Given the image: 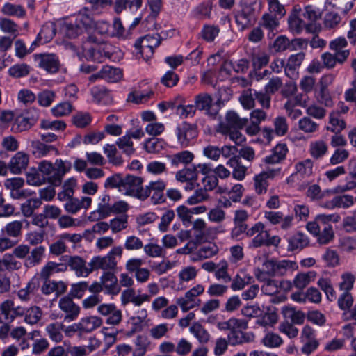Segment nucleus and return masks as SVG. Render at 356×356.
Masks as SVG:
<instances>
[{
	"label": "nucleus",
	"mask_w": 356,
	"mask_h": 356,
	"mask_svg": "<svg viewBox=\"0 0 356 356\" xmlns=\"http://www.w3.org/2000/svg\"><path fill=\"white\" fill-rule=\"evenodd\" d=\"M87 42L92 46L84 50L87 60L103 63L106 59L115 60L119 53L118 47L111 43L100 41L97 36L90 35L87 38Z\"/></svg>",
	"instance_id": "nucleus-1"
},
{
	"label": "nucleus",
	"mask_w": 356,
	"mask_h": 356,
	"mask_svg": "<svg viewBox=\"0 0 356 356\" xmlns=\"http://www.w3.org/2000/svg\"><path fill=\"white\" fill-rule=\"evenodd\" d=\"M267 1L270 13L263 15L259 26L269 31L268 36L270 38L275 35L273 31L279 26V19L277 17L281 18L284 16L286 10L284 6L279 0Z\"/></svg>",
	"instance_id": "nucleus-2"
},
{
	"label": "nucleus",
	"mask_w": 356,
	"mask_h": 356,
	"mask_svg": "<svg viewBox=\"0 0 356 356\" xmlns=\"http://www.w3.org/2000/svg\"><path fill=\"white\" fill-rule=\"evenodd\" d=\"M143 179L140 177L127 175L124 177L120 192L124 195L133 196L140 200L148 197V188L143 187Z\"/></svg>",
	"instance_id": "nucleus-3"
},
{
	"label": "nucleus",
	"mask_w": 356,
	"mask_h": 356,
	"mask_svg": "<svg viewBox=\"0 0 356 356\" xmlns=\"http://www.w3.org/2000/svg\"><path fill=\"white\" fill-rule=\"evenodd\" d=\"M302 16L305 19H307V23L304 19L296 18L295 17H290L289 19L290 26L296 29L304 26H306L309 31H316L317 26L314 24V22L321 18V13L319 10L312 6H307L304 8Z\"/></svg>",
	"instance_id": "nucleus-4"
},
{
	"label": "nucleus",
	"mask_w": 356,
	"mask_h": 356,
	"mask_svg": "<svg viewBox=\"0 0 356 356\" xmlns=\"http://www.w3.org/2000/svg\"><path fill=\"white\" fill-rule=\"evenodd\" d=\"M161 37L159 34H147L143 38H138L134 47L137 49V54H140L144 59H147L154 53V48L161 44Z\"/></svg>",
	"instance_id": "nucleus-5"
},
{
	"label": "nucleus",
	"mask_w": 356,
	"mask_h": 356,
	"mask_svg": "<svg viewBox=\"0 0 356 356\" xmlns=\"http://www.w3.org/2000/svg\"><path fill=\"white\" fill-rule=\"evenodd\" d=\"M263 266L267 275L270 276H282L286 273L288 270L298 268V265L295 261L285 259L281 261L267 260L264 263Z\"/></svg>",
	"instance_id": "nucleus-6"
},
{
	"label": "nucleus",
	"mask_w": 356,
	"mask_h": 356,
	"mask_svg": "<svg viewBox=\"0 0 356 356\" xmlns=\"http://www.w3.org/2000/svg\"><path fill=\"white\" fill-rule=\"evenodd\" d=\"M25 307L15 304L10 299L3 301L0 304V316H3V321L6 323H12L17 317L24 315Z\"/></svg>",
	"instance_id": "nucleus-7"
},
{
	"label": "nucleus",
	"mask_w": 356,
	"mask_h": 356,
	"mask_svg": "<svg viewBox=\"0 0 356 356\" xmlns=\"http://www.w3.org/2000/svg\"><path fill=\"white\" fill-rule=\"evenodd\" d=\"M63 264H66L71 270L75 272L77 276L87 277L90 273V267L86 266V261L79 256L65 255L62 257Z\"/></svg>",
	"instance_id": "nucleus-8"
},
{
	"label": "nucleus",
	"mask_w": 356,
	"mask_h": 356,
	"mask_svg": "<svg viewBox=\"0 0 356 356\" xmlns=\"http://www.w3.org/2000/svg\"><path fill=\"white\" fill-rule=\"evenodd\" d=\"M197 135L196 125L184 122L177 128L178 141L182 147L188 146L190 141Z\"/></svg>",
	"instance_id": "nucleus-9"
},
{
	"label": "nucleus",
	"mask_w": 356,
	"mask_h": 356,
	"mask_svg": "<svg viewBox=\"0 0 356 356\" xmlns=\"http://www.w3.org/2000/svg\"><path fill=\"white\" fill-rule=\"evenodd\" d=\"M97 312L103 316H108L107 324L117 325L122 321V312L117 309L114 304H102L98 306Z\"/></svg>",
	"instance_id": "nucleus-10"
},
{
	"label": "nucleus",
	"mask_w": 356,
	"mask_h": 356,
	"mask_svg": "<svg viewBox=\"0 0 356 356\" xmlns=\"http://www.w3.org/2000/svg\"><path fill=\"white\" fill-rule=\"evenodd\" d=\"M121 78L122 72L119 68L106 65L97 73L92 74L89 77V81L92 83L101 79L108 82H117L120 80Z\"/></svg>",
	"instance_id": "nucleus-11"
},
{
	"label": "nucleus",
	"mask_w": 356,
	"mask_h": 356,
	"mask_svg": "<svg viewBox=\"0 0 356 356\" xmlns=\"http://www.w3.org/2000/svg\"><path fill=\"white\" fill-rule=\"evenodd\" d=\"M35 60L38 66L47 72L55 73L58 71L60 63L54 54H36L34 56Z\"/></svg>",
	"instance_id": "nucleus-12"
},
{
	"label": "nucleus",
	"mask_w": 356,
	"mask_h": 356,
	"mask_svg": "<svg viewBox=\"0 0 356 356\" xmlns=\"http://www.w3.org/2000/svg\"><path fill=\"white\" fill-rule=\"evenodd\" d=\"M58 306L65 314L64 316L65 321L70 322L75 320L80 313V307L70 297L62 298L59 300Z\"/></svg>",
	"instance_id": "nucleus-13"
},
{
	"label": "nucleus",
	"mask_w": 356,
	"mask_h": 356,
	"mask_svg": "<svg viewBox=\"0 0 356 356\" xmlns=\"http://www.w3.org/2000/svg\"><path fill=\"white\" fill-rule=\"evenodd\" d=\"M212 97L207 93H201L197 95L195 98V110L204 111L206 114L212 117H215L218 111L213 108L212 104Z\"/></svg>",
	"instance_id": "nucleus-14"
},
{
	"label": "nucleus",
	"mask_w": 356,
	"mask_h": 356,
	"mask_svg": "<svg viewBox=\"0 0 356 356\" xmlns=\"http://www.w3.org/2000/svg\"><path fill=\"white\" fill-rule=\"evenodd\" d=\"M279 172L280 169H270L256 175L254 179L256 193L259 195L265 193L268 186V179L273 178Z\"/></svg>",
	"instance_id": "nucleus-15"
},
{
	"label": "nucleus",
	"mask_w": 356,
	"mask_h": 356,
	"mask_svg": "<svg viewBox=\"0 0 356 356\" xmlns=\"http://www.w3.org/2000/svg\"><path fill=\"white\" fill-rule=\"evenodd\" d=\"M88 266L90 267L91 273L98 269L110 271L115 269L117 261L115 259H111L108 255L103 257L98 256L93 257Z\"/></svg>",
	"instance_id": "nucleus-16"
},
{
	"label": "nucleus",
	"mask_w": 356,
	"mask_h": 356,
	"mask_svg": "<svg viewBox=\"0 0 356 356\" xmlns=\"http://www.w3.org/2000/svg\"><path fill=\"white\" fill-rule=\"evenodd\" d=\"M102 325V320L101 318L92 316L81 318L79 323H74V327L80 330V334H82L91 332Z\"/></svg>",
	"instance_id": "nucleus-17"
},
{
	"label": "nucleus",
	"mask_w": 356,
	"mask_h": 356,
	"mask_svg": "<svg viewBox=\"0 0 356 356\" xmlns=\"http://www.w3.org/2000/svg\"><path fill=\"white\" fill-rule=\"evenodd\" d=\"M104 287L105 293L109 295H117L120 291V286L118 284V279L114 273L104 272L100 277Z\"/></svg>",
	"instance_id": "nucleus-18"
},
{
	"label": "nucleus",
	"mask_w": 356,
	"mask_h": 356,
	"mask_svg": "<svg viewBox=\"0 0 356 356\" xmlns=\"http://www.w3.org/2000/svg\"><path fill=\"white\" fill-rule=\"evenodd\" d=\"M29 163V156L22 152H18L10 159L8 163V168L13 174H20L25 170Z\"/></svg>",
	"instance_id": "nucleus-19"
},
{
	"label": "nucleus",
	"mask_w": 356,
	"mask_h": 356,
	"mask_svg": "<svg viewBox=\"0 0 356 356\" xmlns=\"http://www.w3.org/2000/svg\"><path fill=\"white\" fill-rule=\"evenodd\" d=\"M255 21L254 8L242 6L241 12L236 15V22L244 29L252 24Z\"/></svg>",
	"instance_id": "nucleus-20"
},
{
	"label": "nucleus",
	"mask_w": 356,
	"mask_h": 356,
	"mask_svg": "<svg viewBox=\"0 0 356 356\" xmlns=\"http://www.w3.org/2000/svg\"><path fill=\"white\" fill-rule=\"evenodd\" d=\"M31 152L35 158H41L47 156L51 152H55L56 155L59 154L58 149L51 145H47L40 140H33L31 145Z\"/></svg>",
	"instance_id": "nucleus-21"
},
{
	"label": "nucleus",
	"mask_w": 356,
	"mask_h": 356,
	"mask_svg": "<svg viewBox=\"0 0 356 356\" xmlns=\"http://www.w3.org/2000/svg\"><path fill=\"white\" fill-rule=\"evenodd\" d=\"M72 168V163L68 161L57 159L55 162V172L53 177V185L59 186L62 182L63 176Z\"/></svg>",
	"instance_id": "nucleus-22"
},
{
	"label": "nucleus",
	"mask_w": 356,
	"mask_h": 356,
	"mask_svg": "<svg viewBox=\"0 0 356 356\" xmlns=\"http://www.w3.org/2000/svg\"><path fill=\"white\" fill-rule=\"evenodd\" d=\"M92 202V199L89 197H83L81 200L74 198L73 197L65 204V209L70 213H76L81 208H88Z\"/></svg>",
	"instance_id": "nucleus-23"
},
{
	"label": "nucleus",
	"mask_w": 356,
	"mask_h": 356,
	"mask_svg": "<svg viewBox=\"0 0 356 356\" xmlns=\"http://www.w3.org/2000/svg\"><path fill=\"white\" fill-rule=\"evenodd\" d=\"M305 56L303 52L290 56L285 66V74L287 76L293 79L296 76V70L301 65Z\"/></svg>",
	"instance_id": "nucleus-24"
},
{
	"label": "nucleus",
	"mask_w": 356,
	"mask_h": 356,
	"mask_svg": "<svg viewBox=\"0 0 356 356\" xmlns=\"http://www.w3.org/2000/svg\"><path fill=\"white\" fill-rule=\"evenodd\" d=\"M254 335L251 332H243L241 330H233L227 335V340L230 345L236 346L244 343H249L254 340Z\"/></svg>",
	"instance_id": "nucleus-25"
},
{
	"label": "nucleus",
	"mask_w": 356,
	"mask_h": 356,
	"mask_svg": "<svg viewBox=\"0 0 356 356\" xmlns=\"http://www.w3.org/2000/svg\"><path fill=\"white\" fill-rule=\"evenodd\" d=\"M349 51L346 50L339 53L332 54L329 52L324 53L321 55L324 65L327 68H332L337 62L343 63L348 57Z\"/></svg>",
	"instance_id": "nucleus-26"
},
{
	"label": "nucleus",
	"mask_w": 356,
	"mask_h": 356,
	"mask_svg": "<svg viewBox=\"0 0 356 356\" xmlns=\"http://www.w3.org/2000/svg\"><path fill=\"white\" fill-rule=\"evenodd\" d=\"M35 114L32 118L24 117L22 115L17 117L13 124L12 130L15 132H22L30 129L38 118L36 111H35Z\"/></svg>",
	"instance_id": "nucleus-27"
},
{
	"label": "nucleus",
	"mask_w": 356,
	"mask_h": 356,
	"mask_svg": "<svg viewBox=\"0 0 356 356\" xmlns=\"http://www.w3.org/2000/svg\"><path fill=\"white\" fill-rule=\"evenodd\" d=\"M45 252L44 246L40 245L30 250V254L26 258L24 266L27 268H32L40 264Z\"/></svg>",
	"instance_id": "nucleus-28"
},
{
	"label": "nucleus",
	"mask_w": 356,
	"mask_h": 356,
	"mask_svg": "<svg viewBox=\"0 0 356 356\" xmlns=\"http://www.w3.org/2000/svg\"><path fill=\"white\" fill-rule=\"evenodd\" d=\"M227 164L233 169L232 176L234 179L243 180L245 178L248 166L243 164L238 157L232 156Z\"/></svg>",
	"instance_id": "nucleus-29"
},
{
	"label": "nucleus",
	"mask_w": 356,
	"mask_h": 356,
	"mask_svg": "<svg viewBox=\"0 0 356 356\" xmlns=\"http://www.w3.org/2000/svg\"><path fill=\"white\" fill-rule=\"evenodd\" d=\"M67 269V265L66 264L49 261L41 269L40 277L42 279H49V277L54 273L65 272Z\"/></svg>",
	"instance_id": "nucleus-30"
},
{
	"label": "nucleus",
	"mask_w": 356,
	"mask_h": 356,
	"mask_svg": "<svg viewBox=\"0 0 356 356\" xmlns=\"http://www.w3.org/2000/svg\"><path fill=\"white\" fill-rule=\"evenodd\" d=\"M167 158L173 167L177 168L181 163L184 165L191 163L194 159V154L189 151L184 150L172 155H168Z\"/></svg>",
	"instance_id": "nucleus-31"
},
{
	"label": "nucleus",
	"mask_w": 356,
	"mask_h": 356,
	"mask_svg": "<svg viewBox=\"0 0 356 356\" xmlns=\"http://www.w3.org/2000/svg\"><path fill=\"white\" fill-rule=\"evenodd\" d=\"M22 267V263L16 259L13 254H5L0 259V271L17 270Z\"/></svg>",
	"instance_id": "nucleus-32"
},
{
	"label": "nucleus",
	"mask_w": 356,
	"mask_h": 356,
	"mask_svg": "<svg viewBox=\"0 0 356 356\" xmlns=\"http://www.w3.org/2000/svg\"><path fill=\"white\" fill-rule=\"evenodd\" d=\"M241 128H232L227 126H220V132L228 136L236 145H241L245 141V137L241 133Z\"/></svg>",
	"instance_id": "nucleus-33"
},
{
	"label": "nucleus",
	"mask_w": 356,
	"mask_h": 356,
	"mask_svg": "<svg viewBox=\"0 0 356 356\" xmlns=\"http://www.w3.org/2000/svg\"><path fill=\"white\" fill-rule=\"evenodd\" d=\"M61 33L68 38H75L83 31L75 21L63 22L60 26Z\"/></svg>",
	"instance_id": "nucleus-34"
},
{
	"label": "nucleus",
	"mask_w": 356,
	"mask_h": 356,
	"mask_svg": "<svg viewBox=\"0 0 356 356\" xmlns=\"http://www.w3.org/2000/svg\"><path fill=\"white\" fill-rule=\"evenodd\" d=\"M288 250L294 251L302 250L309 243L307 237L302 233L298 232L289 238Z\"/></svg>",
	"instance_id": "nucleus-35"
},
{
	"label": "nucleus",
	"mask_w": 356,
	"mask_h": 356,
	"mask_svg": "<svg viewBox=\"0 0 356 356\" xmlns=\"http://www.w3.org/2000/svg\"><path fill=\"white\" fill-rule=\"evenodd\" d=\"M225 120L226 123L222 124L220 126H227L232 128H243L248 122V118H241L236 112L232 111L227 113Z\"/></svg>",
	"instance_id": "nucleus-36"
},
{
	"label": "nucleus",
	"mask_w": 356,
	"mask_h": 356,
	"mask_svg": "<svg viewBox=\"0 0 356 356\" xmlns=\"http://www.w3.org/2000/svg\"><path fill=\"white\" fill-rule=\"evenodd\" d=\"M315 277L316 273L314 271L298 273L293 280V284L302 291L314 280Z\"/></svg>",
	"instance_id": "nucleus-37"
},
{
	"label": "nucleus",
	"mask_w": 356,
	"mask_h": 356,
	"mask_svg": "<svg viewBox=\"0 0 356 356\" xmlns=\"http://www.w3.org/2000/svg\"><path fill=\"white\" fill-rule=\"evenodd\" d=\"M286 152V145L285 144H278L274 147L273 154L266 157L265 161L267 163H277L285 158Z\"/></svg>",
	"instance_id": "nucleus-38"
},
{
	"label": "nucleus",
	"mask_w": 356,
	"mask_h": 356,
	"mask_svg": "<svg viewBox=\"0 0 356 356\" xmlns=\"http://www.w3.org/2000/svg\"><path fill=\"white\" fill-rule=\"evenodd\" d=\"M56 26L51 22L46 23L42 26L40 33L38 35L37 40H44V42H49L56 35Z\"/></svg>",
	"instance_id": "nucleus-39"
},
{
	"label": "nucleus",
	"mask_w": 356,
	"mask_h": 356,
	"mask_svg": "<svg viewBox=\"0 0 356 356\" xmlns=\"http://www.w3.org/2000/svg\"><path fill=\"white\" fill-rule=\"evenodd\" d=\"M24 321L30 325L36 324L42 318V312L38 306L25 308Z\"/></svg>",
	"instance_id": "nucleus-40"
},
{
	"label": "nucleus",
	"mask_w": 356,
	"mask_h": 356,
	"mask_svg": "<svg viewBox=\"0 0 356 356\" xmlns=\"http://www.w3.org/2000/svg\"><path fill=\"white\" fill-rule=\"evenodd\" d=\"M176 179L181 182L196 181L197 179V168H186L176 173Z\"/></svg>",
	"instance_id": "nucleus-41"
},
{
	"label": "nucleus",
	"mask_w": 356,
	"mask_h": 356,
	"mask_svg": "<svg viewBox=\"0 0 356 356\" xmlns=\"http://www.w3.org/2000/svg\"><path fill=\"white\" fill-rule=\"evenodd\" d=\"M283 314L286 318L291 320L292 324L300 325L305 321L304 313L292 307H285L283 309Z\"/></svg>",
	"instance_id": "nucleus-42"
},
{
	"label": "nucleus",
	"mask_w": 356,
	"mask_h": 356,
	"mask_svg": "<svg viewBox=\"0 0 356 356\" xmlns=\"http://www.w3.org/2000/svg\"><path fill=\"white\" fill-rule=\"evenodd\" d=\"M257 91L253 89H247L244 90L240 97V102L243 106L246 109H251L255 105V96Z\"/></svg>",
	"instance_id": "nucleus-43"
},
{
	"label": "nucleus",
	"mask_w": 356,
	"mask_h": 356,
	"mask_svg": "<svg viewBox=\"0 0 356 356\" xmlns=\"http://www.w3.org/2000/svg\"><path fill=\"white\" fill-rule=\"evenodd\" d=\"M165 146V142L162 139L152 138L147 140L144 143V148L151 154L160 152Z\"/></svg>",
	"instance_id": "nucleus-44"
},
{
	"label": "nucleus",
	"mask_w": 356,
	"mask_h": 356,
	"mask_svg": "<svg viewBox=\"0 0 356 356\" xmlns=\"http://www.w3.org/2000/svg\"><path fill=\"white\" fill-rule=\"evenodd\" d=\"M296 173L302 178L308 177L313 173V162L311 159H305L296 164Z\"/></svg>",
	"instance_id": "nucleus-45"
},
{
	"label": "nucleus",
	"mask_w": 356,
	"mask_h": 356,
	"mask_svg": "<svg viewBox=\"0 0 356 356\" xmlns=\"http://www.w3.org/2000/svg\"><path fill=\"white\" fill-rule=\"evenodd\" d=\"M330 124L327 130L334 133H340L345 127L346 122L341 118L338 113H332L330 115Z\"/></svg>",
	"instance_id": "nucleus-46"
},
{
	"label": "nucleus",
	"mask_w": 356,
	"mask_h": 356,
	"mask_svg": "<svg viewBox=\"0 0 356 356\" xmlns=\"http://www.w3.org/2000/svg\"><path fill=\"white\" fill-rule=\"evenodd\" d=\"M42 204L40 199L32 198L27 200L21 205V211L25 217H30L33 215L34 210L38 209Z\"/></svg>",
	"instance_id": "nucleus-47"
},
{
	"label": "nucleus",
	"mask_w": 356,
	"mask_h": 356,
	"mask_svg": "<svg viewBox=\"0 0 356 356\" xmlns=\"http://www.w3.org/2000/svg\"><path fill=\"white\" fill-rule=\"evenodd\" d=\"M65 346V356H86L89 353L92 351L87 346H73L70 343H64Z\"/></svg>",
	"instance_id": "nucleus-48"
},
{
	"label": "nucleus",
	"mask_w": 356,
	"mask_h": 356,
	"mask_svg": "<svg viewBox=\"0 0 356 356\" xmlns=\"http://www.w3.org/2000/svg\"><path fill=\"white\" fill-rule=\"evenodd\" d=\"M24 222H26L27 225H29V222L26 220H23L22 221L15 220L10 222L6 225L4 231L9 236L17 237L22 234V229Z\"/></svg>",
	"instance_id": "nucleus-49"
},
{
	"label": "nucleus",
	"mask_w": 356,
	"mask_h": 356,
	"mask_svg": "<svg viewBox=\"0 0 356 356\" xmlns=\"http://www.w3.org/2000/svg\"><path fill=\"white\" fill-rule=\"evenodd\" d=\"M190 331L197 339L200 343H205L209 341L210 335L208 333V332L200 323H194L191 327Z\"/></svg>",
	"instance_id": "nucleus-50"
},
{
	"label": "nucleus",
	"mask_w": 356,
	"mask_h": 356,
	"mask_svg": "<svg viewBox=\"0 0 356 356\" xmlns=\"http://www.w3.org/2000/svg\"><path fill=\"white\" fill-rule=\"evenodd\" d=\"M117 152L115 145L107 144L104 147V152L106 154L109 162L114 165H120L123 161L120 156L117 155Z\"/></svg>",
	"instance_id": "nucleus-51"
},
{
	"label": "nucleus",
	"mask_w": 356,
	"mask_h": 356,
	"mask_svg": "<svg viewBox=\"0 0 356 356\" xmlns=\"http://www.w3.org/2000/svg\"><path fill=\"white\" fill-rule=\"evenodd\" d=\"M116 145L118 146L119 149L122 150V152L127 156L133 154L135 152V149L133 146V142L130 137L127 134L120 138L116 142Z\"/></svg>",
	"instance_id": "nucleus-52"
},
{
	"label": "nucleus",
	"mask_w": 356,
	"mask_h": 356,
	"mask_svg": "<svg viewBox=\"0 0 356 356\" xmlns=\"http://www.w3.org/2000/svg\"><path fill=\"white\" fill-rule=\"evenodd\" d=\"M318 241L321 244L328 243L334 237L332 227L330 224H323L320 232L317 234Z\"/></svg>",
	"instance_id": "nucleus-53"
},
{
	"label": "nucleus",
	"mask_w": 356,
	"mask_h": 356,
	"mask_svg": "<svg viewBox=\"0 0 356 356\" xmlns=\"http://www.w3.org/2000/svg\"><path fill=\"white\" fill-rule=\"evenodd\" d=\"M298 127L305 133H314L318 130V124L311 120L309 117H304L299 120Z\"/></svg>",
	"instance_id": "nucleus-54"
},
{
	"label": "nucleus",
	"mask_w": 356,
	"mask_h": 356,
	"mask_svg": "<svg viewBox=\"0 0 356 356\" xmlns=\"http://www.w3.org/2000/svg\"><path fill=\"white\" fill-rule=\"evenodd\" d=\"M1 11L8 15H15L18 17H22L25 15L26 11L24 8L20 5H14L10 3H7L2 7Z\"/></svg>",
	"instance_id": "nucleus-55"
},
{
	"label": "nucleus",
	"mask_w": 356,
	"mask_h": 356,
	"mask_svg": "<svg viewBox=\"0 0 356 356\" xmlns=\"http://www.w3.org/2000/svg\"><path fill=\"white\" fill-rule=\"evenodd\" d=\"M327 151V145L325 142L320 140L311 144L310 154L315 159H320Z\"/></svg>",
	"instance_id": "nucleus-56"
},
{
	"label": "nucleus",
	"mask_w": 356,
	"mask_h": 356,
	"mask_svg": "<svg viewBox=\"0 0 356 356\" xmlns=\"http://www.w3.org/2000/svg\"><path fill=\"white\" fill-rule=\"evenodd\" d=\"M61 327L62 325L58 323H51L46 327L49 338L56 343L60 342L63 337L61 332Z\"/></svg>",
	"instance_id": "nucleus-57"
},
{
	"label": "nucleus",
	"mask_w": 356,
	"mask_h": 356,
	"mask_svg": "<svg viewBox=\"0 0 356 356\" xmlns=\"http://www.w3.org/2000/svg\"><path fill=\"white\" fill-rule=\"evenodd\" d=\"M218 252V248L217 245L213 243H209L201 247L197 252V255L200 259H204L214 256Z\"/></svg>",
	"instance_id": "nucleus-58"
},
{
	"label": "nucleus",
	"mask_w": 356,
	"mask_h": 356,
	"mask_svg": "<svg viewBox=\"0 0 356 356\" xmlns=\"http://www.w3.org/2000/svg\"><path fill=\"white\" fill-rule=\"evenodd\" d=\"M336 208L348 209L354 204L355 201L353 196L350 195H340L334 197Z\"/></svg>",
	"instance_id": "nucleus-59"
},
{
	"label": "nucleus",
	"mask_w": 356,
	"mask_h": 356,
	"mask_svg": "<svg viewBox=\"0 0 356 356\" xmlns=\"http://www.w3.org/2000/svg\"><path fill=\"white\" fill-rule=\"evenodd\" d=\"M282 342V338L277 334L273 332L267 333L262 339L263 344L269 348L279 347Z\"/></svg>",
	"instance_id": "nucleus-60"
},
{
	"label": "nucleus",
	"mask_w": 356,
	"mask_h": 356,
	"mask_svg": "<svg viewBox=\"0 0 356 356\" xmlns=\"http://www.w3.org/2000/svg\"><path fill=\"white\" fill-rule=\"evenodd\" d=\"M153 95L152 91L147 92H133L128 95L127 100L135 104H142L149 99Z\"/></svg>",
	"instance_id": "nucleus-61"
},
{
	"label": "nucleus",
	"mask_w": 356,
	"mask_h": 356,
	"mask_svg": "<svg viewBox=\"0 0 356 356\" xmlns=\"http://www.w3.org/2000/svg\"><path fill=\"white\" fill-rule=\"evenodd\" d=\"M109 225L113 233H117L126 229L127 227V215H122L112 219L110 221Z\"/></svg>",
	"instance_id": "nucleus-62"
},
{
	"label": "nucleus",
	"mask_w": 356,
	"mask_h": 356,
	"mask_svg": "<svg viewBox=\"0 0 356 356\" xmlns=\"http://www.w3.org/2000/svg\"><path fill=\"white\" fill-rule=\"evenodd\" d=\"M212 9V3L208 1L198 5L195 9V14L197 18L204 19L210 17Z\"/></svg>",
	"instance_id": "nucleus-63"
},
{
	"label": "nucleus",
	"mask_w": 356,
	"mask_h": 356,
	"mask_svg": "<svg viewBox=\"0 0 356 356\" xmlns=\"http://www.w3.org/2000/svg\"><path fill=\"white\" fill-rule=\"evenodd\" d=\"M338 247L342 252H352L356 250V239L353 237H343L340 239Z\"/></svg>",
	"instance_id": "nucleus-64"
}]
</instances>
